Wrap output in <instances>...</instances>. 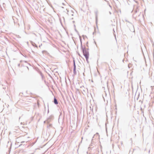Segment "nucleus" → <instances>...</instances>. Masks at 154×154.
Instances as JSON below:
<instances>
[{
	"label": "nucleus",
	"mask_w": 154,
	"mask_h": 154,
	"mask_svg": "<svg viewBox=\"0 0 154 154\" xmlns=\"http://www.w3.org/2000/svg\"><path fill=\"white\" fill-rule=\"evenodd\" d=\"M83 52L84 56L86 58V60L88 61L89 56L88 52L84 48L83 50Z\"/></svg>",
	"instance_id": "1"
},
{
	"label": "nucleus",
	"mask_w": 154,
	"mask_h": 154,
	"mask_svg": "<svg viewBox=\"0 0 154 154\" xmlns=\"http://www.w3.org/2000/svg\"><path fill=\"white\" fill-rule=\"evenodd\" d=\"M54 103L55 104H58V102L57 101V100L55 98H54Z\"/></svg>",
	"instance_id": "2"
},
{
	"label": "nucleus",
	"mask_w": 154,
	"mask_h": 154,
	"mask_svg": "<svg viewBox=\"0 0 154 154\" xmlns=\"http://www.w3.org/2000/svg\"><path fill=\"white\" fill-rule=\"evenodd\" d=\"M76 68H74L73 71H74V74H76Z\"/></svg>",
	"instance_id": "3"
},
{
	"label": "nucleus",
	"mask_w": 154,
	"mask_h": 154,
	"mask_svg": "<svg viewBox=\"0 0 154 154\" xmlns=\"http://www.w3.org/2000/svg\"><path fill=\"white\" fill-rule=\"evenodd\" d=\"M74 68H76V66H75V62H74Z\"/></svg>",
	"instance_id": "4"
}]
</instances>
